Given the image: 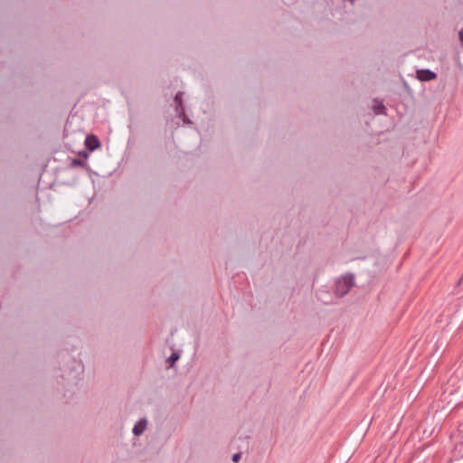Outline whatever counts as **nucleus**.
Returning a JSON list of instances; mask_svg holds the SVG:
<instances>
[{"mask_svg":"<svg viewBox=\"0 0 463 463\" xmlns=\"http://www.w3.org/2000/svg\"><path fill=\"white\" fill-rule=\"evenodd\" d=\"M354 278L352 275H345L336 282V293L340 296L345 295L354 286Z\"/></svg>","mask_w":463,"mask_h":463,"instance_id":"f257e3e1","label":"nucleus"},{"mask_svg":"<svg viewBox=\"0 0 463 463\" xmlns=\"http://www.w3.org/2000/svg\"><path fill=\"white\" fill-rule=\"evenodd\" d=\"M85 145L90 151H94L100 146L99 138L94 135H90L86 137Z\"/></svg>","mask_w":463,"mask_h":463,"instance_id":"f03ea898","label":"nucleus"},{"mask_svg":"<svg viewBox=\"0 0 463 463\" xmlns=\"http://www.w3.org/2000/svg\"><path fill=\"white\" fill-rule=\"evenodd\" d=\"M436 73L430 70H419L417 71V78L421 81H427L436 79Z\"/></svg>","mask_w":463,"mask_h":463,"instance_id":"7ed1b4c3","label":"nucleus"},{"mask_svg":"<svg viewBox=\"0 0 463 463\" xmlns=\"http://www.w3.org/2000/svg\"><path fill=\"white\" fill-rule=\"evenodd\" d=\"M146 426V421L145 420H139L133 428V432L135 435L138 436L143 433Z\"/></svg>","mask_w":463,"mask_h":463,"instance_id":"20e7f679","label":"nucleus"},{"mask_svg":"<svg viewBox=\"0 0 463 463\" xmlns=\"http://www.w3.org/2000/svg\"><path fill=\"white\" fill-rule=\"evenodd\" d=\"M178 359H179V355L177 354H172V355L169 357L171 364H173Z\"/></svg>","mask_w":463,"mask_h":463,"instance_id":"39448f33","label":"nucleus"},{"mask_svg":"<svg viewBox=\"0 0 463 463\" xmlns=\"http://www.w3.org/2000/svg\"><path fill=\"white\" fill-rule=\"evenodd\" d=\"M240 458H241V454L240 453H236L232 457V461L237 463V462H239Z\"/></svg>","mask_w":463,"mask_h":463,"instance_id":"423d86ee","label":"nucleus"},{"mask_svg":"<svg viewBox=\"0 0 463 463\" xmlns=\"http://www.w3.org/2000/svg\"><path fill=\"white\" fill-rule=\"evenodd\" d=\"M383 109H384V107H383V106H382V105H381V106H378V107H375V108H374L375 113H376V114L381 113V112H382V110H383Z\"/></svg>","mask_w":463,"mask_h":463,"instance_id":"0eeeda50","label":"nucleus"},{"mask_svg":"<svg viewBox=\"0 0 463 463\" xmlns=\"http://www.w3.org/2000/svg\"><path fill=\"white\" fill-rule=\"evenodd\" d=\"M459 39H460V41H461V42H462V43H463V28H462V29L460 30V32H459Z\"/></svg>","mask_w":463,"mask_h":463,"instance_id":"6e6552de","label":"nucleus"},{"mask_svg":"<svg viewBox=\"0 0 463 463\" xmlns=\"http://www.w3.org/2000/svg\"><path fill=\"white\" fill-rule=\"evenodd\" d=\"M180 97H181V94H176L175 95V100L177 101L180 99Z\"/></svg>","mask_w":463,"mask_h":463,"instance_id":"1a4fd4ad","label":"nucleus"},{"mask_svg":"<svg viewBox=\"0 0 463 463\" xmlns=\"http://www.w3.org/2000/svg\"><path fill=\"white\" fill-rule=\"evenodd\" d=\"M351 2H353L354 0H350Z\"/></svg>","mask_w":463,"mask_h":463,"instance_id":"9d476101","label":"nucleus"}]
</instances>
